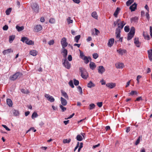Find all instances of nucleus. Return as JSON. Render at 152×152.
<instances>
[{"mask_svg": "<svg viewBox=\"0 0 152 152\" xmlns=\"http://www.w3.org/2000/svg\"><path fill=\"white\" fill-rule=\"evenodd\" d=\"M80 72H81V76L85 79H86L88 77V74L86 69L83 67L79 68Z\"/></svg>", "mask_w": 152, "mask_h": 152, "instance_id": "nucleus-1", "label": "nucleus"}, {"mask_svg": "<svg viewBox=\"0 0 152 152\" xmlns=\"http://www.w3.org/2000/svg\"><path fill=\"white\" fill-rule=\"evenodd\" d=\"M22 76V74L20 72H18L13 75L10 77V79L12 81H14L17 79L19 78Z\"/></svg>", "mask_w": 152, "mask_h": 152, "instance_id": "nucleus-2", "label": "nucleus"}, {"mask_svg": "<svg viewBox=\"0 0 152 152\" xmlns=\"http://www.w3.org/2000/svg\"><path fill=\"white\" fill-rule=\"evenodd\" d=\"M20 40L23 42L28 45H33L34 44V41L29 40L28 38L26 37H22Z\"/></svg>", "mask_w": 152, "mask_h": 152, "instance_id": "nucleus-3", "label": "nucleus"}, {"mask_svg": "<svg viewBox=\"0 0 152 152\" xmlns=\"http://www.w3.org/2000/svg\"><path fill=\"white\" fill-rule=\"evenodd\" d=\"M63 65L66 69H69L71 67V64L67 60L66 58L62 60Z\"/></svg>", "mask_w": 152, "mask_h": 152, "instance_id": "nucleus-4", "label": "nucleus"}, {"mask_svg": "<svg viewBox=\"0 0 152 152\" xmlns=\"http://www.w3.org/2000/svg\"><path fill=\"white\" fill-rule=\"evenodd\" d=\"M33 10L35 13H37L39 11V7L36 3H34L31 6Z\"/></svg>", "mask_w": 152, "mask_h": 152, "instance_id": "nucleus-5", "label": "nucleus"}, {"mask_svg": "<svg viewBox=\"0 0 152 152\" xmlns=\"http://www.w3.org/2000/svg\"><path fill=\"white\" fill-rule=\"evenodd\" d=\"M61 42L63 48H65L68 45V43L66 42V39L65 37H64L61 39Z\"/></svg>", "mask_w": 152, "mask_h": 152, "instance_id": "nucleus-6", "label": "nucleus"}, {"mask_svg": "<svg viewBox=\"0 0 152 152\" xmlns=\"http://www.w3.org/2000/svg\"><path fill=\"white\" fill-rule=\"evenodd\" d=\"M45 96L48 100L51 102H53L55 100L54 98L48 94H45Z\"/></svg>", "mask_w": 152, "mask_h": 152, "instance_id": "nucleus-7", "label": "nucleus"}, {"mask_svg": "<svg viewBox=\"0 0 152 152\" xmlns=\"http://www.w3.org/2000/svg\"><path fill=\"white\" fill-rule=\"evenodd\" d=\"M117 51L118 53L121 55H123L124 54L126 53L127 51L125 49H123L122 48H120L119 50H117Z\"/></svg>", "mask_w": 152, "mask_h": 152, "instance_id": "nucleus-8", "label": "nucleus"}, {"mask_svg": "<svg viewBox=\"0 0 152 152\" xmlns=\"http://www.w3.org/2000/svg\"><path fill=\"white\" fill-rule=\"evenodd\" d=\"M106 86L112 89L116 86V84L113 83H110L106 84Z\"/></svg>", "mask_w": 152, "mask_h": 152, "instance_id": "nucleus-9", "label": "nucleus"}, {"mask_svg": "<svg viewBox=\"0 0 152 152\" xmlns=\"http://www.w3.org/2000/svg\"><path fill=\"white\" fill-rule=\"evenodd\" d=\"M134 43L136 46L137 47H140L141 44V42L138 40V38H134Z\"/></svg>", "mask_w": 152, "mask_h": 152, "instance_id": "nucleus-10", "label": "nucleus"}, {"mask_svg": "<svg viewBox=\"0 0 152 152\" xmlns=\"http://www.w3.org/2000/svg\"><path fill=\"white\" fill-rule=\"evenodd\" d=\"M61 53H63V55L64 57V58L65 59L66 58L68 53L67 50L66 49H65V48H62Z\"/></svg>", "mask_w": 152, "mask_h": 152, "instance_id": "nucleus-11", "label": "nucleus"}, {"mask_svg": "<svg viewBox=\"0 0 152 152\" xmlns=\"http://www.w3.org/2000/svg\"><path fill=\"white\" fill-rule=\"evenodd\" d=\"M42 29V27L40 25H37L34 28V31L36 32H38Z\"/></svg>", "mask_w": 152, "mask_h": 152, "instance_id": "nucleus-12", "label": "nucleus"}, {"mask_svg": "<svg viewBox=\"0 0 152 152\" xmlns=\"http://www.w3.org/2000/svg\"><path fill=\"white\" fill-rule=\"evenodd\" d=\"M114 38H111L108 41L107 45L108 46L110 47L112 46L114 43Z\"/></svg>", "mask_w": 152, "mask_h": 152, "instance_id": "nucleus-13", "label": "nucleus"}, {"mask_svg": "<svg viewBox=\"0 0 152 152\" xmlns=\"http://www.w3.org/2000/svg\"><path fill=\"white\" fill-rule=\"evenodd\" d=\"M105 69L103 66H99L98 69V72L99 73L102 74L105 71Z\"/></svg>", "mask_w": 152, "mask_h": 152, "instance_id": "nucleus-14", "label": "nucleus"}, {"mask_svg": "<svg viewBox=\"0 0 152 152\" xmlns=\"http://www.w3.org/2000/svg\"><path fill=\"white\" fill-rule=\"evenodd\" d=\"M60 101L61 102V105L63 106H66L67 104V102L66 99L62 97L60 98Z\"/></svg>", "mask_w": 152, "mask_h": 152, "instance_id": "nucleus-15", "label": "nucleus"}, {"mask_svg": "<svg viewBox=\"0 0 152 152\" xmlns=\"http://www.w3.org/2000/svg\"><path fill=\"white\" fill-rule=\"evenodd\" d=\"M115 66L117 68L122 69L124 67V64L122 63H118L115 64Z\"/></svg>", "mask_w": 152, "mask_h": 152, "instance_id": "nucleus-16", "label": "nucleus"}, {"mask_svg": "<svg viewBox=\"0 0 152 152\" xmlns=\"http://www.w3.org/2000/svg\"><path fill=\"white\" fill-rule=\"evenodd\" d=\"M137 7V4L134 3L132 5L129 7V9L131 10L132 12L134 11L136 9Z\"/></svg>", "mask_w": 152, "mask_h": 152, "instance_id": "nucleus-17", "label": "nucleus"}, {"mask_svg": "<svg viewBox=\"0 0 152 152\" xmlns=\"http://www.w3.org/2000/svg\"><path fill=\"white\" fill-rule=\"evenodd\" d=\"M61 92L62 96H63L66 99L68 100L69 99V97L68 95L65 91H64L63 90H61Z\"/></svg>", "mask_w": 152, "mask_h": 152, "instance_id": "nucleus-18", "label": "nucleus"}, {"mask_svg": "<svg viewBox=\"0 0 152 152\" xmlns=\"http://www.w3.org/2000/svg\"><path fill=\"white\" fill-rule=\"evenodd\" d=\"M11 52H13V51L12 50V49H8L7 50H4L2 52V53L4 55H5L6 54L10 53Z\"/></svg>", "mask_w": 152, "mask_h": 152, "instance_id": "nucleus-19", "label": "nucleus"}, {"mask_svg": "<svg viewBox=\"0 0 152 152\" xmlns=\"http://www.w3.org/2000/svg\"><path fill=\"white\" fill-rule=\"evenodd\" d=\"M89 66L90 68L92 70L94 69L96 66L95 63L92 62H90Z\"/></svg>", "mask_w": 152, "mask_h": 152, "instance_id": "nucleus-20", "label": "nucleus"}, {"mask_svg": "<svg viewBox=\"0 0 152 152\" xmlns=\"http://www.w3.org/2000/svg\"><path fill=\"white\" fill-rule=\"evenodd\" d=\"M125 23H124V21H121L120 23H118V28H120L121 29L123 28L124 26L125 25Z\"/></svg>", "mask_w": 152, "mask_h": 152, "instance_id": "nucleus-21", "label": "nucleus"}, {"mask_svg": "<svg viewBox=\"0 0 152 152\" xmlns=\"http://www.w3.org/2000/svg\"><path fill=\"white\" fill-rule=\"evenodd\" d=\"M12 112L13 113V115L15 116H17L19 115V113L18 110H12Z\"/></svg>", "mask_w": 152, "mask_h": 152, "instance_id": "nucleus-22", "label": "nucleus"}, {"mask_svg": "<svg viewBox=\"0 0 152 152\" xmlns=\"http://www.w3.org/2000/svg\"><path fill=\"white\" fill-rule=\"evenodd\" d=\"M143 35L145 39L149 40L150 39V37L149 36L147 33H145L144 31L143 32Z\"/></svg>", "mask_w": 152, "mask_h": 152, "instance_id": "nucleus-23", "label": "nucleus"}, {"mask_svg": "<svg viewBox=\"0 0 152 152\" xmlns=\"http://www.w3.org/2000/svg\"><path fill=\"white\" fill-rule=\"evenodd\" d=\"M121 9L120 8L117 7V8L113 14L114 15L115 18L117 17L118 15V14L119 11Z\"/></svg>", "mask_w": 152, "mask_h": 152, "instance_id": "nucleus-24", "label": "nucleus"}, {"mask_svg": "<svg viewBox=\"0 0 152 152\" xmlns=\"http://www.w3.org/2000/svg\"><path fill=\"white\" fill-rule=\"evenodd\" d=\"M29 54L33 56H35L37 54V52L36 50H31Z\"/></svg>", "mask_w": 152, "mask_h": 152, "instance_id": "nucleus-25", "label": "nucleus"}, {"mask_svg": "<svg viewBox=\"0 0 152 152\" xmlns=\"http://www.w3.org/2000/svg\"><path fill=\"white\" fill-rule=\"evenodd\" d=\"M91 16L94 18L97 19L98 16L96 12L94 11L91 13Z\"/></svg>", "mask_w": 152, "mask_h": 152, "instance_id": "nucleus-26", "label": "nucleus"}, {"mask_svg": "<svg viewBox=\"0 0 152 152\" xmlns=\"http://www.w3.org/2000/svg\"><path fill=\"white\" fill-rule=\"evenodd\" d=\"M16 28L18 31H20L23 30L24 29L23 26H19L18 25L16 26Z\"/></svg>", "mask_w": 152, "mask_h": 152, "instance_id": "nucleus-27", "label": "nucleus"}, {"mask_svg": "<svg viewBox=\"0 0 152 152\" xmlns=\"http://www.w3.org/2000/svg\"><path fill=\"white\" fill-rule=\"evenodd\" d=\"M7 104L10 106L11 107L12 105V100L10 99H7Z\"/></svg>", "mask_w": 152, "mask_h": 152, "instance_id": "nucleus-28", "label": "nucleus"}, {"mask_svg": "<svg viewBox=\"0 0 152 152\" xmlns=\"http://www.w3.org/2000/svg\"><path fill=\"white\" fill-rule=\"evenodd\" d=\"M15 37V35H12L10 36L9 38V42L10 43H11L12 41L14 39Z\"/></svg>", "mask_w": 152, "mask_h": 152, "instance_id": "nucleus-29", "label": "nucleus"}, {"mask_svg": "<svg viewBox=\"0 0 152 152\" xmlns=\"http://www.w3.org/2000/svg\"><path fill=\"white\" fill-rule=\"evenodd\" d=\"M21 92L24 94H28L29 93V91L27 89H22L20 90Z\"/></svg>", "mask_w": 152, "mask_h": 152, "instance_id": "nucleus-30", "label": "nucleus"}, {"mask_svg": "<svg viewBox=\"0 0 152 152\" xmlns=\"http://www.w3.org/2000/svg\"><path fill=\"white\" fill-rule=\"evenodd\" d=\"M95 86V84L91 81H90L87 84V87L89 88H91L92 87H94Z\"/></svg>", "mask_w": 152, "mask_h": 152, "instance_id": "nucleus-31", "label": "nucleus"}, {"mask_svg": "<svg viewBox=\"0 0 152 152\" xmlns=\"http://www.w3.org/2000/svg\"><path fill=\"white\" fill-rule=\"evenodd\" d=\"M132 23L137 22L138 20V18L137 17L132 18L130 19Z\"/></svg>", "mask_w": 152, "mask_h": 152, "instance_id": "nucleus-32", "label": "nucleus"}, {"mask_svg": "<svg viewBox=\"0 0 152 152\" xmlns=\"http://www.w3.org/2000/svg\"><path fill=\"white\" fill-rule=\"evenodd\" d=\"M135 33V28L134 27H132L131 28L130 31L129 33L134 35Z\"/></svg>", "mask_w": 152, "mask_h": 152, "instance_id": "nucleus-33", "label": "nucleus"}, {"mask_svg": "<svg viewBox=\"0 0 152 152\" xmlns=\"http://www.w3.org/2000/svg\"><path fill=\"white\" fill-rule=\"evenodd\" d=\"M76 139L79 141H81L83 140V138L80 135L78 134L77 136Z\"/></svg>", "mask_w": 152, "mask_h": 152, "instance_id": "nucleus-34", "label": "nucleus"}, {"mask_svg": "<svg viewBox=\"0 0 152 152\" xmlns=\"http://www.w3.org/2000/svg\"><path fill=\"white\" fill-rule=\"evenodd\" d=\"M80 37V35H78L75 36V37L74 40L76 42L78 43Z\"/></svg>", "mask_w": 152, "mask_h": 152, "instance_id": "nucleus-35", "label": "nucleus"}, {"mask_svg": "<svg viewBox=\"0 0 152 152\" xmlns=\"http://www.w3.org/2000/svg\"><path fill=\"white\" fill-rule=\"evenodd\" d=\"M134 35L129 33L128 35L127 40H130L133 37Z\"/></svg>", "mask_w": 152, "mask_h": 152, "instance_id": "nucleus-36", "label": "nucleus"}, {"mask_svg": "<svg viewBox=\"0 0 152 152\" xmlns=\"http://www.w3.org/2000/svg\"><path fill=\"white\" fill-rule=\"evenodd\" d=\"M38 116V115L37 113L36 112H34L32 115H31V118L33 119L37 117Z\"/></svg>", "mask_w": 152, "mask_h": 152, "instance_id": "nucleus-37", "label": "nucleus"}, {"mask_svg": "<svg viewBox=\"0 0 152 152\" xmlns=\"http://www.w3.org/2000/svg\"><path fill=\"white\" fill-rule=\"evenodd\" d=\"M134 1V0H128L126 2V5L127 6H129L131 5Z\"/></svg>", "mask_w": 152, "mask_h": 152, "instance_id": "nucleus-38", "label": "nucleus"}, {"mask_svg": "<svg viewBox=\"0 0 152 152\" xmlns=\"http://www.w3.org/2000/svg\"><path fill=\"white\" fill-rule=\"evenodd\" d=\"M71 140L70 139H64L63 140V142L64 143H68L71 141Z\"/></svg>", "mask_w": 152, "mask_h": 152, "instance_id": "nucleus-39", "label": "nucleus"}, {"mask_svg": "<svg viewBox=\"0 0 152 152\" xmlns=\"http://www.w3.org/2000/svg\"><path fill=\"white\" fill-rule=\"evenodd\" d=\"M83 59L84 61V62L86 64H87L88 63L89 61L88 58L86 56L84 57V58H83Z\"/></svg>", "mask_w": 152, "mask_h": 152, "instance_id": "nucleus-40", "label": "nucleus"}, {"mask_svg": "<svg viewBox=\"0 0 152 152\" xmlns=\"http://www.w3.org/2000/svg\"><path fill=\"white\" fill-rule=\"evenodd\" d=\"M64 106L61 104H60L59 107L61 109V110L62 112H64L66 110V108L64 107Z\"/></svg>", "mask_w": 152, "mask_h": 152, "instance_id": "nucleus-41", "label": "nucleus"}, {"mask_svg": "<svg viewBox=\"0 0 152 152\" xmlns=\"http://www.w3.org/2000/svg\"><path fill=\"white\" fill-rule=\"evenodd\" d=\"M12 10L11 8H10L6 10L5 11V13L7 15H9L10 14Z\"/></svg>", "mask_w": 152, "mask_h": 152, "instance_id": "nucleus-42", "label": "nucleus"}, {"mask_svg": "<svg viewBox=\"0 0 152 152\" xmlns=\"http://www.w3.org/2000/svg\"><path fill=\"white\" fill-rule=\"evenodd\" d=\"M77 89L80 92V94L81 95H82L83 91L81 87L80 86H78L77 87Z\"/></svg>", "mask_w": 152, "mask_h": 152, "instance_id": "nucleus-43", "label": "nucleus"}, {"mask_svg": "<svg viewBox=\"0 0 152 152\" xmlns=\"http://www.w3.org/2000/svg\"><path fill=\"white\" fill-rule=\"evenodd\" d=\"M67 21L68 23L69 24L71 23H73V20H72L71 19V18L70 17H69L67 19Z\"/></svg>", "mask_w": 152, "mask_h": 152, "instance_id": "nucleus-44", "label": "nucleus"}, {"mask_svg": "<svg viewBox=\"0 0 152 152\" xmlns=\"http://www.w3.org/2000/svg\"><path fill=\"white\" fill-rule=\"evenodd\" d=\"M129 94L131 95H133L134 94H137V93L136 91H132L131 92L129 93Z\"/></svg>", "mask_w": 152, "mask_h": 152, "instance_id": "nucleus-45", "label": "nucleus"}, {"mask_svg": "<svg viewBox=\"0 0 152 152\" xmlns=\"http://www.w3.org/2000/svg\"><path fill=\"white\" fill-rule=\"evenodd\" d=\"M73 81L74 84L75 86H77L79 85V81L78 80H76L74 79H73Z\"/></svg>", "mask_w": 152, "mask_h": 152, "instance_id": "nucleus-46", "label": "nucleus"}, {"mask_svg": "<svg viewBox=\"0 0 152 152\" xmlns=\"http://www.w3.org/2000/svg\"><path fill=\"white\" fill-rule=\"evenodd\" d=\"M95 104L93 103H91V104L89 105V109L90 110H92L93 109H94L95 107Z\"/></svg>", "mask_w": 152, "mask_h": 152, "instance_id": "nucleus-47", "label": "nucleus"}, {"mask_svg": "<svg viewBox=\"0 0 152 152\" xmlns=\"http://www.w3.org/2000/svg\"><path fill=\"white\" fill-rule=\"evenodd\" d=\"M69 84L72 88H74V86L73 84V81L72 80H70L69 82Z\"/></svg>", "mask_w": 152, "mask_h": 152, "instance_id": "nucleus-48", "label": "nucleus"}, {"mask_svg": "<svg viewBox=\"0 0 152 152\" xmlns=\"http://www.w3.org/2000/svg\"><path fill=\"white\" fill-rule=\"evenodd\" d=\"M124 30L127 32H128L130 30V28L129 26H125L124 27Z\"/></svg>", "mask_w": 152, "mask_h": 152, "instance_id": "nucleus-49", "label": "nucleus"}, {"mask_svg": "<svg viewBox=\"0 0 152 152\" xmlns=\"http://www.w3.org/2000/svg\"><path fill=\"white\" fill-rule=\"evenodd\" d=\"M120 21H121L120 19H118L116 21L114 22V23H113L114 26H116L117 24L118 25V23Z\"/></svg>", "mask_w": 152, "mask_h": 152, "instance_id": "nucleus-50", "label": "nucleus"}, {"mask_svg": "<svg viewBox=\"0 0 152 152\" xmlns=\"http://www.w3.org/2000/svg\"><path fill=\"white\" fill-rule=\"evenodd\" d=\"M55 21V20L54 18H52L50 19L49 20L50 23H54Z\"/></svg>", "mask_w": 152, "mask_h": 152, "instance_id": "nucleus-51", "label": "nucleus"}, {"mask_svg": "<svg viewBox=\"0 0 152 152\" xmlns=\"http://www.w3.org/2000/svg\"><path fill=\"white\" fill-rule=\"evenodd\" d=\"M93 58L95 59H96L98 57V55L97 53H94L93 54Z\"/></svg>", "mask_w": 152, "mask_h": 152, "instance_id": "nucleus-52", "label": "nucleus"}, {"mask_svg": "<svg viewBox=\"0 0 152 152\" xmlns=\"http://www.w3.org/2000/svg\"><path fill=\"white\" fill-rule=\"evenodd\" d=\"M8 27L7 25H5L3 27V29L4 31H7L8 30Z\"/></svg>", "mask_w": 152, "mask_h": 152, "instance_id": "nucleus-53", "label": "nucleus"}, {"mask_svg": "<svg viewBox=\"0 0 152 152\" xmlns=\"http://www.w3.org/2000/svg\"><path fill=\"white\" fill-rule=\"evenodd\" d=\"M2 126L4 128L7 130L8 131H10V129H9L6 125H2Z\"/></svg>", "mask_w": 152, "mask_h": 152, "instance_id": "nucleus-54", "label": "nucleus"}, {"mask_svg": "<svg viewBox=\"0 0 152 152\" xmlns=\"http://www.w3.org/2000/svg\"><path fill=\"white\" fill-rule=\"evenodd\" d=\"M54 43V41L53 40H52L48 42V44L50 45H53Z\"/></svg>", "mask_w": 152, "mask_h": 152, "instance_id": "nucleus-55", "label": "nucleus"}, {"mask_svg": "<svg viewBox=\"0 0 152 152\" xmlns=\"http://www.w3.org/2000/svg\"><path fill=\"white\" fill-rule=\"evenodd\" d=\"M97 105L99 107H101L102 106V102H98L97 103Z\"/></svg>", "mask_w": 152, "mask_h": 152, "instance_id": "nucleus-56", "label": "nucleus"}, {"mask_svg": "<svg viewBox=\"0 0 152 152\" xmlns=\"http://www.w3.org/2000/svg\"><path fill=\"white\" fill-rule=\"evenodd\" d=\"M140 137H139V138L137 139L135 143V144L136 145H137L140 142Z\"/></svg>", "mask_w": 152, "mask_h": 152, "instance_id": "nucleus-57", "label": "nucleus"}, {"mask_svg": "<svg viewBox=\"0 0 152 152\" xmlns=\"http://www.w3.org/2000/svg\"><path fill=\"white\" fill-rule=\"evenodd\" d=\"M68 60L69 61H71L72 60V57L71 55H69L68 57Z\"/></svg>", "mask_w": 152, "mask_h": 152, "instance_id": "nucleus-58", "label": "nucleus"}, {"mask_svg": "<svg viewBox=\"0 0 152 152\" xmlns=\"http://www.w3.org/2000/svg\"><path fill=\"white\" fill-rule=\"evenodd\" d=\"M141 76L140 75H138L137 76L136 80L137 81V83H139V79H140L141 77Z\"/></svg>", "mask_w": 152, "mask_h": 152, "instance_id": "nucleus-59", "label": "nucleus"}, {"mask_svg": "<svg viewBox=\"0 0 152 152\" xmlns=\"http://www.w3.org/2000/svg\"><path fill=\"white\" fill-rule=\"evenodd\" d=\"M95 34L96 35H98L99 33V31L97 29L95 28Z\"/></svg>", "mask_w": 152, "mask_h": 152, "instance_id": "nucleus-60", "label": "nucleus"}, {"mask_svg": "<svg viewBox=\"0 0 152 152\" xmlns=\"http://www.w3.org/2000/svg\"><path fill=\"white\" fill-rule=\"evenodd\" d=\"M120 29L119 28H118L116 29L115 32L116 34H120Z\"/></svg>", "mask_w": 152, "mask_h": 152, "instance_id": "nucleus-61", "label": "nucleus"}, {"mask_svg": "<svg viewBox=\"0 0 152 152\" xmlns=\"http://www.w3.org/2000/svg\"><path fill=\"white\" fill-rule=\"evenodd\" d=\"M142 99L141 96L139 97L136 98V99L135 100L136 101H139L140 100H142Z\"/></svg>", "mask_w": 152, "mask_h": 152, "instance_id": "nucleus-62", "label": "nucleus"}, {"mask_svg": "<svg viewBox=\"0 0 152 152\" xmlns=\"http://www.w3.org/2000/svg\"><path fill=\"white\" fill-rule=\"evenodd\" d=\"M146 16L147 18V19L148 20H149V18H150V17H149V12H146Z\"/></svg>", "mask_w": 152, "mask_h": 152, "instance_id": "nucleus-63", "label": "nucleus"}, {"mask_svg": "<svg viewBox=\"0 0 152 152\" xmlns=\"http://www.w3.org/2000/svg\"><path fill=\"white\" fill-rule=\"evenodd\" d=\"M148 55H152V51L151 49L148 51Z\"/></svg>", "mask_w": 152, "mask_h": 152, "instance_id": "nucleus-64", "label": "nucleus"}]
</instances>
